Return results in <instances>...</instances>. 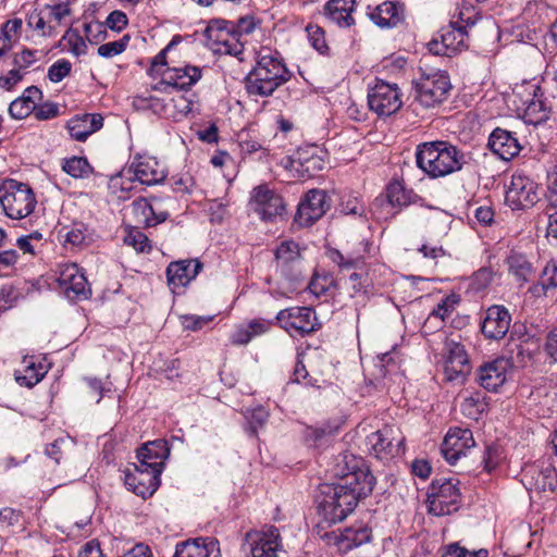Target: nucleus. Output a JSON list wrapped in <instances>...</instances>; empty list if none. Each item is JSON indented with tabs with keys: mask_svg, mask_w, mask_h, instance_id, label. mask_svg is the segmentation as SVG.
<instances>
[{
	"mask_svg": "<svg viewBox=\"0 0 557 557\" xmlns=\"http://www.w3.org/2000/svg\"><path fill=\"white\" fill-rule=\"evenodd\" d=\"M36 202L29 185L13 178H7L0 184V205L8 218L21 220L28 216Z\"/></svg>",
	"mask_w": 557,
	"mask_h": 557,
	"instance_id": "obj_5",
	"label": "nucleus"
},
{
	"mask_svg": "<svg viewBox=\"0 0 557 557\" xmlns=\"http://www.w3.org/2000/svg\"><path fill=\"white\" fill-rule=\"evenodd\" d=\"M487 147L503 161H510L523 149L520 141H487Z\"/></svg>",
	"mask_w": 557,
	"mask_h": 557,
	"instance_id": "obj_41",
	"label": "nucleus"
},
{
	"mask_svg": "<svg viewBox=\"0 0 557 557\" xmlns=\"http://www.w3.org/2000/svg\"><path fill=\"white\" fill-rule=\"evenodd\" d=\"M23 22L21 18L7 21L0 30V55L9 50L13 42L18 39Z\"/></svg>",
	"mask_w": 557,
	"mask_h": 557,
	"instance_id": "obj_40",
	"label": "nucleus"
},
{
	"mask_svg": "<svg viewBox=\"0 0 557 557\" xmlns=\"http://www.w3.org/2000/svg\"><path fill=\"white\" fill-rule=\"evenodd\" d=\"M194 185V178L188 173L173 177V186L176 191L189 193Z\"/></svg>",
	"mask_w": 557,
	"mask_h": 557,
	"instance_id": "obj_63",
	"label": "nucleus"
},
{
	"mask_svg": "<svg viewBox=\"0 0 557 557\" xmlns=\"http://www.w3.org/2000/svg\"><path fill=\"white\" fill-rule=\"evenodd\" d=\"M72 64L67 60H59L54 62L48 70V77L53 83L61 82L64 77L70 75Z\"/></svg>",
	"mask_w": 557,
	"mask_h": 557,
	"instance_id": "obj_55",
	"label": "nucleus"
},
{
	"mask_svg": "<svg viewBox=\"0 0 557 557\" xmlns=\"http://www.w3.org/2000/svg\"><path fill=\"white\" fill-rule=\"evenodd\" d=\"M451 88L448 75L445 72L423 74L414 83V99L425 108H432L442 103Z\"/></svg>",
	"mask_w": 557,
	"mask_h": 557,
	"instance_id": "obj_7",
	"label": "nucleus"
},
{
	"mask_svg": "<svg viewBox=\"0 0 557 557\" xmlns=\"http://www.w3.org/2000/svg\"><path fill=\"white\" fill-rule=\"evenodd\" d=\"M62 169L73 177H83L90 172V165L84 157H72L65 159Z\"/></svg>",
	"mask_w": 557,
	"mask_h": 557,
	"instance_id": "obj_43",
	"label": "nucleus"
},
{
	"mask_svg": "<svg viewBox=\"0 0 557 557\" xmlns=\"http://www.w3.org/2000/svg\"><path fill=\"white\" fill-rule=\"evenodd\" d=\"M276 270L292 284L304 278L299 245L295 240H283L275 249Z\"/></svg>",
	"mask_w": 557,
	"mask_h": 557,
	"instance_id": "obj_12",
	"label": "nucleus"
},
{
	"mask_svg": "<svg viewBox=\"0 0 557 557\" xmlns=\"http://www.w3.org/2000/svg\"><path fill=\"white\" fill-rule=\"evenodd\" d=\"M220 547L213 537H197L176 545L174 557H218Z\"/></svg>",
	"mask_w": 557,
	"mask_h": 557,
	"instance_id": "obj_29",
	"label": "nucleus"
},
{
	"mask_svg": "<svg viewBox=\"0 0 557 557\" xmlns=\"http://www.w3.org/2000/svg\"><path fill=\"white\" fill-rule=\"evenodd\" d=\"M58 106L51 102H46L44 104H40L39 107L35 106V110L33 111L35 117L41 121L54 117L58 114Z\"/></svg>",
	"mask_w": 557,
	"mask_h": 557,
	"instance_id": "obj_61",
	"label": "nucleus"
},
{
	"mask_svg": "<svg viewBox=\"0 0 557 557\" xmlns=\"http://www.w3.org/2000/svg\"><path fill=\"white\" fill-rule=\"evenodd\" d=\"M511 315L504 306H491L481 322L482 334L490 339L503 338L510 326Z\"/></svg>",
	"mask_w": 557,
	"mask_h": 557,
	"instance_id": "obj_26",
	"label": "nucleus"
},
{
	"mask_svg": "<svg viewBox=\"0 0 557 557\" xmlns=\"http://www.w3.org/2000/svg\"><path fill=\"white\" fill-rule=\"evenodd\" d=\"M459 481L456 479H436L428 492L429 512L441 517L458 510L460 503Z\"/></svg>",
	"mask_w": 557,
	"mask_h": 557,
	"instance_id": "obj_6",
	"label": "nucleus"
},
{
	"mask_svg": "<svg viewBox=\"0 0 557 557\" xmlns=\"http://www.w3.org/2000/svg\"><path fill=\"white\" fill-rule=\"evenodd\" d=\"M132 210L137 223L147 227L154 226L166 219L163 213L156 215L151 203L145 198L135 200Z\"/></svg>",
	"mask_w": 557,
	"mask_h": 557,
	"instance_id": "obj_38",
	"label": "nucleus"
},
{
	"mask_svg": "<svg viewBox=\"0 0 557 557\" xmlns=\"http://www.w3.org/2000/svg\"><path fill=\"white\" fill-rule=\"evenodd\" d=\"M327 156L322 145L304 141L290 157V164L292 166L298 164L308 175H313L324 169Z\"/></svg>",
	"mask_w": 557,
	"mask_h": 557,
	"instance_id": "obj_23",
	"label": "nucleus"
},
{
	"mask_svg": "<svg viewBox=\"0 0 557 557\" xmlns=\"http://www.w3.org/2000/svg\"><path fill=\"white\" fill-rule=\"evenodd\" d=\"M329 208L326 193L321 189H311L298 205L295 220L300 226H310L322 218Z\"/></svg>",
	"mask_w": 557,
	"mask_h": 557,
	"instance_id": "obj_22",
	"label": "nucleus"
},
{
	"mask_svg": "<svg viewBox=\"0 0 557 557\" xmlns=\"http://www.w3.org/2000/svg\"><path fill=\"white\" fill-rule=\"evenodd\" d=\"M387 202L399 210L420 202L422 199L399 181L391 182L385 189Z\"/></svg>",
	"mask_w": 557,
	"mask_h": 557,
	"instance_id": "obj_33",
	"label": "nucleus"
},
{
	"mask_svg": "<svg viewBox=\"0 0 557 557\" xmlns=\"http://www.w3.org/2000/svg\"><path fill=\"white\" fill-rule=\"evenodd\" d=\"M57 273L59 287L70 300L87 298L90 295L87 278L76 263L60 264Z\"/></svg>",
	"mask_w": 557,
	"mask_h": 557,
	"instance_id": "obj_16",
	"label": "nucleus"
},
{
	"mask_svg": "<svg viewBox=\"0 0 557 557\" xmlns=\"http://www.w3.org/2000/svg\"><path fill=\"white\" fill-rule=\"evenodd\" d=\"M541 91L540 86L535 82L524 81L521 84H516L512 88L510 100L516 107V110H520L533 99V96H537Z\"/></svg>",
	"mask_w": 557,
	"mask_h": 557,
	"instance_id": "obj_39",
	"label": "nucleus"
},
{
	"mask_svg": "<svg viewBox=\"0 0 557 557\" xmlns=\"http://www.w3.org/2000/svg\"><path fill=\"white\" fill-rule=\"evenodd\" d=\"M276 321L293 337H304L321 326L315 312L308 307H292L281 310L276 315Z\"/></svg>",
	"mask_w": 557,
	"mask_h": 557,
	"instance_id": "obj_11",
	"label": "nucleus"
},
{
	"mask_svg": "<svg viewBox=\"0 0 557 557\" xmlns=\"http://www.w3.org/2000/svg\"><path fill=\"white\" fill-rule=\"evenodd\" d=\"M49 18L46 15L44 9L33 11L27 20L29 27L41 33L42 36H54L55 25L49 23Z\"/></svg>",
	"mask_w": 557,
	"mask_h": 557,
	"instance_id": "obj_42",
	"label": "nucleus"
},
{
	"mask_svg": "<svg viewBox=\"0 0 557 557\" xmlns=\"http://www.w3.org/2000/svg\"><path fill=\"white\" fill-rule=\"evenodd\" d=\"M281 548V534L273 525L247 532L243 544V549L249 557H277Z\"/></svg>",
	"mask_w": 557,
	"mask_h": 557,
	"instance_id": "obj_9",
	"label": "nucleus"
},
{
	"mask_svg": "<svg viewBox=\"0 0 557 557\" xmlns=\"http://www.w3.org/2000/svg\"><path fill=\"white\" fill-rule=\"evenodd\" d=\"M397 430L393 426L384 428L371 433L366 438V446L369 454L379 459H388L400 451L404 442L401 436L396 437Z\"/></svg>",
	"mask_w": 557,
	"mask_h": 557,
	"instance_id": "obj_18",
	"label": "nucleus"
},
{
	"mask_svg": "<svg viewBox=\"0 0 557 557\" xmlns=\"http://www.w3.org/2000/svg\"><path fill=\"white\" fill-rule=\"evenodd\" d=\"M202 75V70L195 65L169 66L162 73L161 82L154 89L166 91L169 88L188 90Z\"/></svg>",
	"mask_w": 557,
	"mask_h": 557,
	"instance_id": "obj_19",
	"label": "nucleus"
},
{
	"mask_svg": "<svg viewBox=\"0 0 557 557\" xmlns=\"http://www.w3.org/2000/svg\"><path fill=\"white\" fill-rule=\"evenodd\" d=\"M521 482L530 492H554L557 487V472L549 462L537 461L523 468Z\"/></svg>",
	"mask_w": 557,
	"mask_h": 557,
	"instance_id": "obj_15",
	"label": "nucleus"
},
{
	"mask_svg": "<svg viewBox=\"0 0 557 557\" xmlns=\"http://www.w3.org/2000/svg\"><path fill=\"white\" fill-rule=\"evenodd\" d=\"M46 373V367L41 362H36L34 357H24L22 369L15 370L14 377L21 386L30 388L39 383Z\"/></svg>",
	"mask_w": 557,
	"mask_h": 557,
	"instance_id": "obj_32",
	"label": "nucleus"
},
{
	"mask_svg": "<svg viewBox=\"0 0 557 557\" xmlns=\"http://www.w3.org/2000/svg\"><path fill=\"white\" fill-rule=\"evenodd\" d=\"M363 485L358 486L337 482L334 484H322L320 486V499L318 500V510L322 517L318 524V534L325 544L341 554L360 547L372 540L371 529L358 523L344 530L337 529L321 533L323 523H337L343 521L352 512L358 502L372 493L368 482L363 480Z\"/></svg>",
	"mask_w": 557,
	"mask_h": 557,
	"instance_id": "obj_1",
	"label": "nucleus"
},
{
	"mask_svg": "<svg viewBox=\"0 0 557 557\" xmlns=\"http://www.w3.org/2000/svg\"><path fill=\"white\" fill-rule=\"evenodd\" d=\"M106 23L112 30L121 32L124 27H126L128 18L124 12L116 10L109 14Z\"/></svg>",
	"mask_w": 557,
	"mask_h": 557,
	"instance_id": "obj_60",
	"label": "nucleus"
},
{
	"mask_svg": "<svg viewBox=\"0 0 557 557\" xmlns=\"http://www.w3.org/2000/svg\"><path fill=\"white\" fill-rule=\"evenodd\" d=\"M103 126L101 114H82L72 117L67 122V129L74 139H86Z\"/></svg>",
	"mask_w": 557,
	"mask_h": 557,
	"instance_id": "obj_31",
	"label": "nucleus"
},
{
	"mask_svg": "<svg viewBox=\"0 0 557 557\" xmlns=\"http://www.w3.org/2000/svg\"><path fill=\"white\" fill-rule=\"evenodd\" d=\"M79 557H104L100 544L92 540L87 542L79 552Z\"/></svg>",
	"mask_w": 557,
	"mask_h": 557,
	"instance_id": "obj_64",
	"label": "nucleus"
},
{
	"mask_svg": "<svg viewBox=\"0 0 557 557\" xmlns=\"http://www.w3.org/2000/svg\"><path fill=\"white\" fill-rule=\"evenodd\" d=\"M332 472L339 479L338 482L362 486L363 479L373 490L375 478L371 473L369 466L361 458L350 453H344L337 456Z\"/></svg>",
	"mask_w": 557,
	"mask_h": 557,
	"instance_id": "obj_8",
	"label": "nucleus"
},
{
	"mask_svg": "<svg viewBox=\"0 0 557 557\" xmlns=\"http://www.w3.org/2000/svg\"><path fill=\"white\" fill-rule=\"evenodd\" d=\"M330 258L342 271L359 268L360 264H364L363 255L349 253L345 256L341 251L334 250L330 253Z\"/></svg>",
	"mask_w": 557,
	"mask_h": 557,
	"instance_id": "obj_45",
	"label": "nucleus"
},
{
	"mask_svg": "<svg viewBox=\"0 0 557 557\" xmlns=\"http://www.w3.org/2000/svg\"><path fill=\"white\" fill-rule=\"evenodd\" d=\"M520 111L523 112L525 123L537 125L548 119L550 109L543 99L542 91H540Z\"/></svg>",
	"mask_w": 557,
	"mask_h": 557,
	"instance_id": "obj_37",
	"label": "nucleus"
},
{
	"mask_svg": "<svg viewBox=\"0 0 557 557\" xmlns=\"http://www.w3.org/2000/svg\"><path fill=\"white\" fill-rule=\"evenodd\" d=\"M355 0H330L324 12L326 17L341 27H349L355 21L351 15L354 11Z\"/></svg>",
	"mask_w": 557,
	"mask_h": 557,
	"instance_id": "obj_34",
	"label": "nucleus"
},
{
	"mask_svg": "<svg viewBox=\"0 0 557 557\" xmlns=\"http://www.w3.org/2000/svg\"><path fill=\"white\" fill-rule=\"evenodd\" d=\"M129 37L124 36L120 40L103 44L98 48V54L102 58L115 57L126 49Z\"/></svg>",
	"mask_w": 557,
	"mask_h": 557,
	"instance_id": "obj_51",
	"label": "nucleus"
},
{
	"mask_svg": "<svg viewBox=\"0 0 557 557\" xmlns=\"http://www.w3.org/2000/svg\"><path fill=\"white\" fill-rule=\"evenodd\" d=\"M249 206L264 221L273 220L285 213L283 197L267 184L259 185L251 190Z\"/></svg>",
	"mask_w": 557,
	"mask_h": 557,
	"instance_id": "obj_14",
	"label": "nucleus"
},
{
	"mask_svg": "<svg viewBox=\"0 0 557 557\" xmlns=\"http://www.w3.org/2000/svg\"><path fill=\"white\" fill-rule=\"evenodd\" d=\"M161 472L148 468L139 467V463L134 465L133 471L127 470L125 473V485L129 491L136 495L147 498L150 497L160 485Z\"/></svg>",
	"mask_w": 557,
	"mask_h": 557,
	"instance_id": "obj_24",
	"label": "nucleus"
},
{
	"mask_svg": "<svg viewBox=\"0 0 557 557\" xmlns=\"http://www.w3.org/2000/svg\"><path fill=\"white\" fill-rule=\"evenodd\" d=\"M474 445L475 442L471 430L451 428L444 437L441 451L449 465H455Z\"/></svg>",
	"mask_w": 557,
	"mask_h": 557,
	"instance_id": "obj_20",
	"label": "nucleus"
},
{
	"mask_svg": "<svg viewBox=\"0 0 557 557\" xmlns=\"http://www.w3.org/2000/svg\"><path fill=\"white\" fill-rule=\"evenodd\" d=\"M202 264L197 260H181L171 262L166 268L168 284L175 292L185 287L201 270Z\"/></svg>",
	"mask_w": 557,
	"mask_h": 557,
	"instance_id": "obj_28",
	"label": "nucleus"
},
{
	"mask_svg": "<svg viewBox=\"0 0 557 557\" xmlns=\"http://www.w3.org/2000/svg\"><path fill=\"white\" fill-rule=\"evenodd\" d=\"M511 368L512 364L509 359L497 358L478 369L476 380L483 388L495 392L506 382Z\"/></svg>",
	"mask_w": 557,
	"mask_h": 557,
	"instance_id": "obj_25",
	"label": "nucleus"
},
{
	"mask_svg": "<svg viewBox=\"0 0 557 557\" xmlns=\"http://www.w3.org/2000/svg\"><path fill=\"white\" fill-rule=\"evenodd\" d=\"M417 164L431 177H441L461 168L456 147L448 141H423L418 146Z\"/></svg>",
	"mask_w": 557,
	"mask_h": 557,
	"instance_id": "obj_3",
	"label": "nucleus"
},
{
	"mask_svg": "<svg viewBox=\"0 0 557 557\" xmlns=\"http://www.w3.org/2000/svg\"><path fill=\"white\" fill-rule=\"evenodd\" d=\"M461 134L465 136H485L490 132L491 127L483 125L476 117V115L469 113L462 120Z\"/></svg>",
	"mask_w": 557,
	"mask_h": 557,
	"instance_id": "obj_47",
	"label": "nucleus"
},
{
	"mask_svg": "<svg viewBox=\"0 0 557 557\" xmlns=\"http://www.w3.org/2000/svg\"><path fill=\"white\" fill-rule=\"evenodd\" d=\"M292 77L282 60L271 53H260L255 67L245 79L250 96L269 97Z\"/></svg>",
	"mask_w": 557,
	"mask_h": 557,
	"instance_id": "obj_2",
	"label": "nucleus"
},
{
	"mask_svg": "<svg viewBox=\"0 0 557 557\" xmlns=\"http://www.w3.org/2000/svg\"><path fill=\"white\" fill-rule=\"evenodd\" d=\"M63 39H67L69 45L71 47V51L76 54L85 53L86 45L83 38L74 32L72 28H69L63 37Z\"/></svg>",
	"mask_w": 557,
	"mask_h": 557,
	"instance_id": "obj_59",
	"label": "nucleus"
},
{
	"mask_svg": "<svg viewBox=\"0 0 557 557\" xmlns=\"http://www.w3.org/2000/svg\"><path fill=\"white\" fill-rule=\"evenodd\" d=\"M502 459V453L497 446H487L483 457L484 469L487 472L493 471Z\"/></svg>",
	"mask_w": 557,
	"mask_h": 557,
	"instance_id": "obj_58",
	"label": "nucleus"
},
{
	"mask_svg": "<svg viewBox=\"0 0 557 557\" xmlns=\"http://www.w3.org/2000/svg\"><path fill=\"white\" fill-rule=\"evenodd\" d=\"M307 33H308V37L311 42V46L320 53H322V54L325 53L327 51L329 47L325 41L323 29L315 25L314 26L309 25V26H307Z\"/></svg>",
	"mask_w": 557,
	"mask_h": 557,
	"instance_id": "obj_54",
	"label": "nucleus"
},
{
	"mask_svg": "<svg viewBox=\"0 0 557 557\" xmlns=\"http://www.w3.org/2000/svg\"><path fill=\"white\" fill-rule=\"evenodd\" d=\"M355 270L357 271L349 274L347 281L348 288L351 290L350 296L364 301L372 289V278L368 270L363 268V264H360L359 268H355Z\"/></svg>",
	"mask_w": 557,
	"mask_h": 557,
	"instance_id": "obj_36",
	"label": "nucleus"
},
{
	"mask_svg": "<svg viewBox=\"0 0 557 557\" xmlns=\"http://www.w3.org/2000/svg\"><path fill=\"white\" fill-rule=\"evenodd\" d=\"M35 110V104L22 98H17L9 106V112L14 119H24Z\"/></svg>",
	"mask_w": 557,
	"mask_h": 557,
	"instance_id": "obj_53",
	"label": "nucleus"
},
{
	"mask_svg": "<svg viewBox=\"0 0 557 557\" xmlns=\"http://www.w3.org/2000/svg\"><path fill=\"white\" fill-rule=\"evenodd\" d=\"M540 285L544 290L557 288V264L554 261L546 263L540 275Z\"/></svg>",
	"mask_w": 557,
	"mask_h": 557,
	"instance_id": "obj_50",
	"label": "nucleus"
},
{
	"mask_svg": "<svg viewBox=\"0 0 557 557\" xmlns=\"http://www.w3.org/2000/svg\"><path fill=\"white\" fill-rule=\"evenodd\" d=\"M170 456V447L165 440H154L145 443L137 449V459L140 468L154 469L162 473L164 461Z\"/></svg>",
	"mask_w": 557,
	"mask_h": 557,
	"instance_id": "obj_27",
	"label": "nucleus"
},
{
	"mask_svg": "<svg viewBox=\"0 0 557 557\" xmlns=\"http://www.w3.org/2000/svg\"><path fill=\"white\" fill-rule=\"evenodd\" d=\"M236 27L235 32L234 25L227 21H211L205 30L211 49L218 53L235 57L243 53L244 46L237 35L250 34L255 29V21L252 17H242Z\"/></svg>",
	"mask_w": 557,
	"mask_h": 557,
	"instance_id": "obj_4",
	"label": "nucleus"
},
{
	"mask_svg": "<svg viewBox=\"0 0 557 557\" xmlns=\"http://www.w3.org/2000/svg\"><path fill=\"white\" fill-rule=\"evenodd\" d=\"M470 372L468 354L460 343L447 339L444 346V373L448 381L462 380Z\"/></svg>",
	"mask_w": 557,
	"mask_h": 557,
	"instance_id": "obj_21",
	"label": "nucleus"
},
{
	"mask_svg": "<svg viewBox=\"0 0 557 557\" xmlns=\"http://www.w3.org/2000/svg\"><path fill=\"white\" fill-rule=\"evenodd\" d=\"M469 9L461 10L456 20L450 22V27L459 29L460 32H467V28L473 26L476 23V16Z\"/></svg>",
	"mask_w": 557,
	"mask_h": 557,
	"instance_id": "obj_57",
	"label": "nucleus"
},
{
	"mask_svg": "<svg viewBox=\"0 0 557 557\" xmlns=\"http://www.w3.org/2000/svg\"><path fill=\"white\" fill-rule=\"evenodd\" d=\"M506 263L509 273L513 275L516 281L520 284L529 282L534 275V268L523 253L511 251L507 257Z\"/></svg>",
	"mask_w": 557,
	"mask_h": 557,
	"instance_id": "obj_35",
	"label": "nucleus"
},
{
	"mask_svg": "<svg viewBox=\"0 0 557 557\" xmlns=\"http://www.w3.org/2000/svg\"><path fill=\"white\" fill-rule=\"evenodd\" d=\"M539 199V186L531 177L522 173L511 175L505 191L507 206L512 210H525L532 208Z\"/></svg>",
	"mask_w": 557,
	"mask_h": 557,
	"instance_id": "obj_10",
	"label": "nucleus"
},
{
	"mask_svg": "<svg viewBox=\"0 0 557 557\" xmlns=\"http://www.w3.org/2000/svg\"><path fill=\"white\" fill-rule=\"evenodd\" d=\"M369 16L380 27H395L405 18V7L396 2H383Z\"/></svg>",
	"mask_w": 557,
	"mask_h": 557,
	"instance_id": "obj_30",
	"label": "nucleus"
},
{
	"mask_svg": "<svg viewBox=\"0 0 557 557\" xmlns=\"http://www.w3.org/2000/svg\"><path fill=\"white\" fill-rule=\"evenodd\" d=\"M133 176L127 177L129 182L137 181L143 185H156L166 177L164 168L159 163L154 157L138 154L134 158L129 169L120 175L122 180L127 174Z\"/></svg>",
	"mask_w": 557,
	"mask_h": 557,
	"instance_id": "obj_17",
	"label": "nucleus"
},
{
	"mask_svg": "<svg viewBox=\"0 0 557 557\" xmlns=\"http://www.w3.org/2000/svg\"><path fill=\"white\" fill-rule=\"evenodd\" d=\"M342 426V423L338 421H329L321 426L312 428L309 431V435L314 440V442H320L325 437H330L335 435Z\"/></svg>",
	"mask_w": 557,
	"mask_h": 557,
	"instance_id": "obj_52",
	"label": "nucleus"
},
{
	"mask_svg": "<svg viewBox=\"0 0 557 557\" xmlns=\"http://www.w3.org/2000/svg\"><path fill=\"white\" fill-rule=\"evenodd\" d=\"M89 238L87 227L82 223L73 224V226L64 234L65 245H70L73 248L82 247L86 244Z\"/></svg>",
	"mask_w": 557,
	"mask_h": 557,
	"instance_id": "obj_44",
	"label": "nucleus"
},
{
	"mask_svg": "<svg viewBox=\"0 0 557 557\" xmlns=\"http://www.w3.org/2000/svg\"><path fill=\"white\" fill-rule=\"evenodd\" d=\"M124 243L132 246L138 252H149L151 249L148 236L137 227L129 228L124 238Z\"/></svg>",
	"mask_w": 557,
	"mask_h": 557,
	"instance_id": "obj_46",
	"label": "nucleus"
},
{
	"mask_svg": "<svg viewBox=\"0 0 557 557\" xmlns=\"http://www.w3.org/2000/svg\"><path fill=\"white\" fill-rule=\"evenodd\" d=\"M461 410L465 416L476 419L484 410V404L481 401L479 395L466 397L461 404Z\"/></svg>",
	"mask_w": 557,
	"mask_h": 557,
	"instance_id": "obj_56",
	"label": "nucleus"
},
{
	"mask_svg": "<svg viewBox=\"0 0 557 557\" xmlns=\"http://www.w3.org/2000/svg\"><path fill=\"white\" fill-rule=\"evenodd\" d=\"M466 36L467 32H460L459 29H455V27H450L444 30L441 38L449 52H455L466 46Z\"/></svg>",
	"mask_w": 557,
	"mask_h": 557,
	"instance_id": "obj_48",
	"label": "nucleus"
},
{
	"mask_svg": "<svg viewBox=\"0 0 557 557\" xmlns=\"http://www.w3.org/2000/svg\"><path fill=\"white\" fill-rule=\"evenodd\" d=\"M369 108L380 116H389L403 106L396 84L377 81L368 94Z\"/></svg>",
	"mask_w": 557,
	"mask_h": 557,
	"instance_id": "obj_13",
	"label": "nucleus"
},
{
	"mask_svg": "<svg viewBox=\"0 0 557 557\" xmlns=\"http://www.w3.org/2000/svg\"><path fill=\"white\" fill-rule=\"evenodd\" d=\"M21 512L12 508H3L0 510V523L3 527H11L21 523Z\"/></svg>",
	"mask_w": 557,
	"mask_h": 557,
	"instance_id": "obj_62",
	"label": "nucleus"
},
{
	"mask_svg": "<svg viewBox=\"0 0 557 557\" xmlns=\"http://www.w3.org/2000/svg\"><path fill=\"white\" fill-rule=\"evenodd\" d=\"M44 11L50 24H54L55 28L62 24V21L71 14L70 3L60 2L52 5H46Z\"/></svg>",
	"mask_w": 557,
	"mask_h": 557,
	"instance_id": "obj_49",
	"label": "nucleus"
}]
</instances>
